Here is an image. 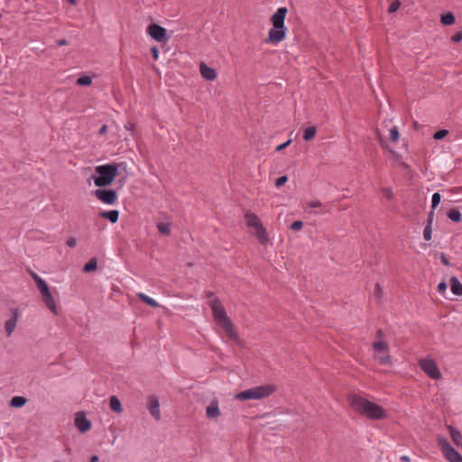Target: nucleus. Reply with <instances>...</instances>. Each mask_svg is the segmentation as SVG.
<instances>
[{
  "label": "nucleus",
  "instance_id": "aec40b11",
  "mask_svg": "<svg viewBox=\"0 0 462 462\" xmlns=\"http://www.w3.org/2000/svg\"><path fill=\"white\" fill-rule=\"evenodd\" d=\"M448 430H449V433H450V437L453 440V442L457 446V447H460L462 446V435L461 433L459 432V430H457V429H455L454 427L452 426H448Z\"/></svg>",
  "mask_w": 462,
  "mask_h": 462
},
{
  "label": "nucleus",
  "instance_id": "5701e85b",
  "mask_svg": "<svg viewBox=\"0 0 462 462\" xmlns=\"http://www.w3.org/2000/svg\"><path fill=\"white\" fill-rule=\"evenodd\" d=\"M137 297L141 300H143V302L147 303L149 306H151L152 308H158L159 307L158 302L154 299L149 297L148 295L144 294L143 292H138L137 293Z\"/></svg>",
  "mask_w": 462,
  "mask_h": 462
},
{
  "label": "nucleus",
  "instance_id": "37998d69",
  "mask_svg": "<svg viewBox=\"0 0 462 462\" xmlns=\"http://www.w3.org/2000/svg\"><path fill=\"white\" fill-rule=\"evenodd\" d=\"M447 283L442 282H440L439 285H438V291L439 293H443L445 292V291L447 290Z\"/></svg>",
  "mask_w": 462,
  "mask_h": 462
},
{
  "label": "nucleus",
  "instance_id": "9b49d317",
  "mask_svg": "<svg viewBox=\"0 0 462 462\" xmlns=\"http://www.w3.org/2000/svg\"><path fill=\"white\" fill-rule=\"evenodd\" d=\"M147 34L154 41L158 42H162V43H165L168 42V34H167V30L157 24V23H152V24H150L148 27H147Z\"/></svg>",
  "mask_w": 462,
  "mask_h": 462
},
{
  "label": "nucleus",
  "instance_id": "6e6d98bb",
  "mask_svg": "<svg viewBox=\"0 0 462 462\" xmlns=\"http://www.w3.org/2000/svg\"><path fill=\"white\" fill-rule=\"evenodd\" d=\"M442 262H443V263L448 264V263H447L446 259L444 258V256H442Z\"/></svg>",
  "mask_w": 462,
  "mask_h": 462
},
{
  "label": "nucleus",
  "instance_id": "4c0bfd02",
  "mask_svg": "<svg viewBox=\"0 0 462 462\" xmlns=\"http://www.w3.org/2000/svg\"><path fill=\"white\" fill-rule=\"evenodd\" d=\"M287 180H288L287 176H281V177H279V178L276 180V181H275V186H276L277 188H280V187H282V185H284V184L287 182Z\"/></svg>",
  "mask_w": 462,
  "mask_h": 462
},
{
  "label": "nucleus",
  "instance_id": "0eeeda50",
  "mask_svg": "<svg viewBox=\"0 0 462 462\" xmlns=\"http://www.w3.org/2000/svg\"><path fill=\"white\" fill-rule=\"evenodd\" d=\"M438 444L444 457L448 462H462V456L449 444L444 437H438Z\"/></svg>",
  "mask_w": 462,
  "mask_h": 462
},
{
  "label": "nucleus",
  "instance_id": "7c9ffc66",
  "mask_svg": "<svg viewBox=\"0 0 462 462\" xmlns=\"http://www.w3.org/2000/svg\"><path fill=\"white\" fill-rule=\"evenodd\" d=\"M77 85L79 86H90L91 83H92V79L91 77L89 76H82V77H79L78 79H77Z\"/></svg>",
  "mask_w": 462,
  "mask_h": 462
},
{
  "label": "nucleus",
  "instance_id": "dca6fc26",
  "mask_svg": "<svg viewBox=\"0 0 462 462\" xmlns=\"http://www.w3.org/2000/svg\"><path fill=\"white\" fill-rule=\"evenodd\" d=\"M19 316H20L19 310L16 308L12 310V317L8 320H6L5 325L7 337H10L12 335V333L14 332V330L16 327Z\"/></svg>",
  "mask_w": 462,
  "mask_h": 462
},
{
  "label": "nucleus",
  "instance_id": "09e8293b",
  "mask_svg": "<svg viewBox=\"0 0 462 462\" xmlns=\"http://www.w3.org/2000/svg\"><path fill=\"white\" fill-rule=\"evenodd\" d=\"M375 294L377 297H380V294H381V287L379 284H376L375 286Z\"/></svg>",
  "mask_w": 462,
  "mask_h": 462
},
{
  "label": "nucleus",
  "instance_id": "ddd939ff",
  "mask_svg": "<svg viewBox=\"0 0 462 462\" xmlns=\"http://www.w3.org/2000/svg\"><path fill=\"white\" fill-rule=\"evenodd\" d=\"M286 35V27L276 28L273 26L268 32L267 42L273 44L281 42Z\"/></svg>",
  "mask_w": 462,
  "mask_h": 462
},
{
  "label": "nucleus",
  "instance_id": "f3484780",
  "mask_svg": "<svg viewBox=\"0 0 462 462\" xmlns=\"http://www.w3.org/2000/svg\"><path fill=\"white\" fill-rule=\"evenodd\" d=\"M99 216L103 218L109 220L112 224H115L119 219V211L117 209L103 211L99 213Z\"/></svg>",
  "mask_w": 462,
  "mask_h": 462
},
{
  "label": "nucleus",
  "instance_id": "7ed1b4c3",
  "mask_svg": "<svg viewBox=\"0 0 462 462\" xmlns=\"http://www.w3.org/2000/svg\"><path fill=\"white\" fill-rule=\"evenodd\" d=\"M127 163L121 162L119 163H107L96 167V172L98 176L94 177V183L98 188H105L113 183L120 170H126Z\"/></svg>",
  "mask_w": 462,
  "mask_h": 462
},
{
  "label": "nucleus",
  "instance_id": "f704fd0d",
  "mask_svg": "<svg viewBox=\"0 0 462 462\" xmlns=\"http://www.w3.org/2000/svg\"><path fill=\"white\" fill-rule=\"evenodd\" d=\"M448 134V130L441 129V130L437 131L434 134L433 138L435 140H440V139L444 138L445 136H447Z\"/></svg>",
  "mask_w": 462,
  "mask_h": 462
},
{
  "label": "nucleus",
  "instance_id": "4468645a",
  "mask_svg": "<svg viewBox=\"0 0 462 462\" xmlns=\"http://www.w3.org/2000/svg\"><path fill=\"white\" fill-rule=\"evenodd\" d=\"M287 13H288V10L286 7H279L277 9V11L271 17V22L273 23V26H274L276 28L285 27L284 20H285Z\"/></svg>",
  "mask_w": 462,
  "mask_h": 462
},
{
  "label": "nucleus",
  "instance_id": "a211bd4d",
  "mask_svg": "<svg viewBox=\"0 0 462 462\" xmlns=\"http://www.w3.org/2000/svg\"><path fill=\"white\" fill-rule=\"evenodd\" d=\"M207 417L208 419H217L220 416V410L217 402L211 403L206 409Z\"/></svg>",
  "mask_w": 462,
  "mask_h": 462
},
{
  "label": "nucleus",
  "instance_id": "423d86ee",
  "mask_svg": "<svg viewBox=\"0 0 462 462\" xmlns=\"http://www.w3.org/2000/svg\"><path fill=\"white\" fill-rule=\"evenodd\" d=\"M32 278L37 284V287L42 296V300L45 306L54 314L58 315V307L54 297L52 296L47 282L42 279L38 274L32 273Z\"/></svg>",
  "mask_w": 462,
  "mask_h": 462
},
{
  "label": "nucleus",
  "instance_id": "f03ea898",
  "mask_svg": "<svg viewBox=\"0 0 462 462\" xmlns=\"http://www.w3.org/2000/svg\"><path fill=\"white\" fill-rule=\"evenodd\" d=\"M349 403L354 411L370 420H378L388 416L387 411L382 406L359 395L350 396Z\"/></svg>",
  "mask_w": 462,
  "mask_h": 462
},
{
  "label": "nucleus",
  "instance_id": "8fccbe9b",
  "mask_svg": "<svg viewBox=\"0 0 462 462\" xmlns=\"http://www.w3.org/2000/svg\"><path fill=\"white\" fill-rule=\"evenodd\" d=\"M402 461L403 462H409L410 461V457L408 456H402L401 458H400Z\"/></svg>",
  "mask_w": 462,
  "mask_h": 462
},
{
  "label": "nucleus",
  "instance_id": "cd10ccee",
  "mask_svg": "<svg viewBox=\"0 0 462 462\" xmlns=\"http://www.w3.org/2000/svg\"><path fill=\"white\" fill-rule=\"evenodd\" d=\"M448 218L453 222H459L461 220V213L457 208H452L448 212Z\"/></svg>",
  "mask_w": 462,
  "mask_h": 462
},
{
  "label": "nucleus",
  "instance_id": "b1692460",
  "mask_svg": "<svg viewBox=\"0 0 462 462\" xmlns=\"http://www.w3.org/2000/svg\"><path fill=\"white\" fill-rule=\"evenodd\" d=\"M217 76L216 69L204 64V79L214 80Z\"/></svg>",
  "mask_w": 462,
  "mask_h": 462
},
{
  "label": "nucleus",
  "instance_id": "49530a36",
  "mask_svg": "<svg viewBox=\"0 0 462 462\" xmlns=\"http://www.w3.org/2000/svg\"><path fill=\"white\" fill-rule=\"evenodd\" d=\"M106 132H107V125H102V127L99 129L98 134H99L100 135H103V134H105Z\"/></svg>",
  "mask_w": 462,
  "mask_h": 462
},
{
  "label": "nucleus",
  "instance_id": "79ce46f5",
  "mask_svg": "<svg viewBox=\"0 0 462 462\" xmlns=\"http://www.w3.org/2000/svg\"><path fill=\"white\" fill-rule=\"evenodd\" d=\"M452 41L454 42H459L462 41V32H458L457 33H455L453 36H452Z\"/></svg>",
  "mask_w": 462,
  "mask_h": 462
},
{
  "label": "nucleus",
  "instance_id": "20e7f679",
  "mask_svg": "<svg viewBox=\"0 0 462 462\" xmlns=\"http://www.w3.org/2000/svg\"><path fill=\"white\" fill-rule=\"evenodd\" d=\"M274 391L275 386L273 384L254 386L238 393L236 394V399L240 401L262 400L272 395Z\"/></svg>",
  "mask_w": 462,
  "mask_h": 462
},
{
  "label": "nucleus",
  "instance_id": "de8ad7c7",
  "mask_svg": "<svg viewBox=\"0 0 462 462\" xmlns=\"http://www.w3.org/2000/svg\"><path fill=\"white\" fill-rule=\"evenodd\" d=\"M67 41L65 39H60V40H58L57 41V45L58 46H65L67 45Z\"/></svg>",
  "mask_w": 462,
  "mask_h": 462
},
{
  "label": "nucleus",
  "instance_id": "c03bdc74",
  "mask_svg": "<svg viewBox=\"0 0 462 462\" xmlns=\"http://www.w3.org/2000/svg\"><path fill=\"white\" fill-rule=\"evenodd\" d=\"M291 142V140H288L287 142L280 144L279 146H277L276 151H282V150L285 149L287 146H289Z\"/></svg>",
  "mask_w": 462,
  "mask_h": 462
},
{
  "label": "nucleus",
  "instance_id": "5fc2aeb1",
  "mask_svg": "<svg viewBox=\"0 0 462 462\" xmlns=\"http://www.w3.org/2000/svg\"><path fill=\"white\" fill-rule=\"evenodd\" d=\"M382 335H383V331H382L381 329H379V330L377 331V336H378V337H382Z\"/></svg>",
  "mask_w": 462,
  "mask_h": 462
},
{
  "label": "nucleus",
  "instance_id": "3c124183",
  "mask_svg": "<svg viewBox=\"0 0 462 462\" xmlns=\"http://www.w3.org/2000/svg\"><path fill=\"white\" fill-rule=\"evenodd\" d=\"M98 461V457L97 456H92L89 462H97Z\"/></svg>",
  "mask_w": 462,
  "mask_h": 462
},
{
  "label": "nucleus",
  "instance_id": "2eb2a0df",
  "mask_svg": "<svg viewBox=\"0 0 462 462\" xmlns=\"http://www.w3.org/2000/svg\"><path fill=\"white\" fill-rule=\"evenodd\" d=\"M147 408L151 415L155 420H161L160 402L155 396H150L148 399Z\"/></svg>",
  "mask_w": 462,
  "mask_h": 462
},
{
  "label": "nucleus",
  "instance_id": "bb28decb",
  "mask_svg": "<svg viewBox=\"0 0 462 462\" xmlns=\"http://www.w3.org/2000/svg\"><path fill=\"white\" fill-rule=\"evenodd\" d=\"M97 268V262L96 258H91L83 267L85 273H90Z\"/></svg>",
  "mask_w": 462,
  "mask_h": 462
},
{
  "label": "nucleus",
  "instance_id": "ea45409f",
  "mask_svg": "<svg viewBox=\"0 0 462 462\" xmlns=\"http://www.w3.org/2000/svg\"><path fill=\"white\" fill-rule=\"evenodd\" d=\"M302 226H303V223L301 221H294L291 225V229H292L294 231H299L302 228Z\"/></svg>",
  "mask_w": 462,
  "mask_h": 462
},
{
  "label": "nucleus",
  "instance_id": "603ef678",
  "mask_svg": "<svg viewBox=\"0 0 462 462\" xmlns=\"http://www.w3.org/2000/svg\"><path fill=\"white\" fill-rule=\"evenodd\" d=\"M68 1L72 5H75L77 4V0H68Z\"/></svg>",
  "mask_w": 462,
  "mask_h": 462
},
{
  "label": "nucleus",
  "instance_id": "72a5a7b5",
  "mask_svg": "<svg viewBox=\"0 0 462 462\" xmlns=\"http://www.w3.org/2000/svg\"><path fill=\"white\" fill-rule=\"evenodd\" d=\"M381 191L383 193V195L388 199H393V189L391 188H382L381 189Z\"/></svg>",
  "mask_w": 462,
  "mask_h": 462
},
{
  "label": "nucleus",
  "instance_id": "f8f14e48",
  "mask_svg": "<svg viewBox=\"0 0 462 462\" xmlns=\"http://www.w3.org/2000/svg\"><path fill=\"white\" fill-rule=\"evenodd\" d=\"M74 424L80 433L88 431L92 427L91 421L87 418L83 411L76 413Z\"/></svg>",
  "mask_w": 462,
  "mask_h": 462
},
{
  "label": "nucleus",
  "instance_id": "c9c22d12",
  "mask_svg": "<svg viewBox=\"0 0 462 462\" xmlns=\"http://www.w3.org/2000/svg\"><path fill=\"white\" fill-rule=\"evenodd\" d=\"M401 6V2L399 0H393L389 6V13L396 12Z\"/></svg>",
  "mask_w": 462,
  "mask_h": 462
},
{
  "label": "nucleus",
  "instance_id": "6ab92c4d",
  "mask_svg": "<svg viewBox=\"0 0 462 462\" xmlns=\"http://www.w3.org/2000/svg\"><path fill=\"white\" fill-rule=\"evenodd\" d=\"M450 289L454 294L462 296V284L455 276L450 279Z\"/></svg>",
  "mask_w": 462,
  "mask_h": 462
},
{
  "label": "nucleus",
  "instance_id": "39448f33",
  "mask_svg": "<svg viewBox=\"0 0 462 462\" xmlns=\"http://www.w3.org/2000/svg\"><path fill=\"white\" fill-rule=\"evenodd\" d=\"M246 226L251 229V234L255 236L262 245L269 242L266 229L263 227L260 218L254 213H246L245 215Z\"/></svg>",
  "mask_w": 462,
  "mask_h": 462
},
{
  "label": "nucleus",
  "instance_id": "4be33fe9",
  "mask_svg": "<svg viewBox=\"0 0 462 462\" xmlns=\"http://www.w3.org/2000/svg\"><path fill=\"white\" fill-rule=\"evenodd\" d=\"M432 217H433V213L431 212L428 218L427 225L423 230V237L426 241H430L431 239V235H432L431 225H432V221H433Z\"/></svg>",
  "mask_w": 462,
  "mask_h": 462
},
{
  "label": "nucleus",
  "instance_id": "e433bc0d",
  "mask_svg": "<svg viewBox=\"0 0 462 462\" xmlns=\"http://www.w3.org/2000/svg\"><path fill=\"white\" fill-rule=\"evenodd\" d=\"M321 202L319 200H313L306 204L305 211H308V208H320Z\"/></svg>",
  "mask_w": 462,
  "mask_h": 462
},
{
  "label": "nucleus",
  "instance_id": "6e6552de",
  "mask_svg": "<svg viewBox=\"0 0 462 462\" xmlns=\"http://www.w3.org/2000/svg\"><path fill=\"white\" fill-rule=\"evenodd\" d=\"M373 349L375 353L376 359L382 365H391L392 358L389 355V345L384 341H375L373 344Z\"/></svg>",
  "mask_w": 462,
  "mask_h": 462
},
{
  "label": "nucleus",
  "instance_id": "2f4dec72",
  "mask_svg": "<svg viewBox=\"0 0 462 462\" xmlns=\"http://www.w3.org/2000/svg\"><path fill=\"white\" fill-rule=\"evenodd\" d=\"M440 199H441V196H440V194L439 192L433 193L432 198H431V208H432V209H434V208H436L438 207V205L440 202Z\"/></svg>",
  "mask_w": 462,
  "mask_h": 462
},
{
  "label": "nucleus",
  "instance_id": "1a4fd4ad",
  "mask_svg": "<svg viewBox=\"0 0 462 462\" xmlns=\"http://www.w3.org/2000/svg\"><path fill=\"white\" fill-rule=\"evenodd\" d=\"M419 365L420 369L431 379L439 380L441 378V373L435 361L431 358H421L419 361Z\"/></svg>",
  "mask_w": 462,
  "mask_h": 462
},
{
  "label": "nucleus",
  "instance_id": "9d476101",
  "mask_svg": "<svg viewBox=\"0 0 462 462\" xmlns=\"http://www.w3.org/2000/svg\"><path fill=\"white\" fill-rule=\"evenodd\" d=\"M93 195L105 205L113 206L117 202L118 194L114 189H97L93 191Z\"/></svg>",
  "mask_w": 462,
  "mask_h": 462
},
{
  "label": "nucleus",
  "instance_id": "a878e982",
  "mask_svg": "<svg viewBox=\"0 0 462 462\" xmlns=\"http://www.w3.org/2000/svg\"><path fill=\"white\" fill-rule=\"evenodd\" d=\"M26 403V399L23 396H14L10 402L12 407L20 408Z\"/></svg>",
  "mask_w": 462,
  "mask_h": 462
},
{
  "label": "nucleus",
  "instance_id": "c756f323",
  "mask_svg": "<svg viewBox=\"0 0 462 462\" xmlns=\"http://www.w3.org/2000/svg\"><path fill=\"white\" fill-rule=\"evenodd\" d=\"M441 23L445 25H451L455 23V16L452 13H447L441 16Z\"/></svg>",
  "mask_w": 462,
  "mask_h": 462
},
{
  "label": "nucleus",
  "instance_id": "c85d7f7f",
  "mask_svg": "<svg viewBox=\"0 0 462 462\" xmlns=\"http://www.w3.org/2000/svg\"><path fill=\"white\" fill-rule=\"evenodd\" d=\"M159 232L162 235H170L171 234V224L160 222L156 225Z\"/></svg>",
  "mask_w": 462,
  "mask_h": 462
},
{
  "label": "nucleus",
  "instance_id": "a18cd8bd",
  "mask_svg": "<svg viewBox=\"0 0 462 462\" xmlns=\"http://www.w3.org/2000/svg\"><path fill=\"white\" fill-rule=\"evenodd\" d=\"M152 56L154 58V60H157L158 59V56H159V51L157 49V47H152Z\"/></svg>",
  "mask_w": 462,
  "mask_h": 462
},
{
  "label": "nucleus",
  "instance_id": "58836bf2",
  "mask_svg": "<svg viewBox=\"0 0 462 462\" xmlns=\"http://www.w3.org/2000/svg\"><path fill=\"white\" fill-rule=\"evenodd\" d=\"M125 129L132 134L134 135V130H135V125L132 122H127L125 125Z\"/></svg>",
  "mask_w": 462,
  "mask_h": 462
},
{
  "label": "nucleus",
  "instance_id": "a19ab883",
  "mask_svg": "<svg viewBox=\"0 0 462 462\" xmlns=\"http://www.w3.org/2000/svg\"><path fill=\"white\" fill-rule=\"evenodd\" d=\"M66 244H67V245H68L69 247L73 248V247H75V246H76V245H77V240H76V238H75V237H69V238H68V240H67Z\"/></svg>",
  "mask_w": 462,
  "mask_h": 462
},
{
  "label": "nucleus",
  "instance_id": "393cba45",
  "mask_svg": "<svg viewBox=\"0 0 462 462\" xmlns=\"http://www.w3.org/2000/svg\"><path fill=\"white\" fill-rule=\"evenodd\" d=\"M317 133V129L315 126H308L303 133V139L305 141H310L312 140Z\"/></svg>",
  "mask_w": 462,
  "mask_h": 462
},
{
  "label": "nucleus",
  "instance_id": "864d4df0",
  "mask_svg": "<svg viewBox=\"0 0 462 462\" xmlns=\"http://www.w3.org/2000/svg\"><path fill=\"white\" fill-rule=\"evenodd\" d=\"M199 72L202 74V62L199 64Z\"/></svg>",
  "mask_w": 462,
  "mask_h": 462
},
{
  "label": "nucleus",
  "instance_id": "473e14b6",
  "mask_svg": "<svg viewBox=\"0 0 462 462\" xmlns=\"http://www.w3.org/2000/svg\"><path fill=\"white\" fill-rule=\"evenodd\" d=\"M390 138L393 142H397L399 139V131L396 126L390 129Z\"/></svg>",
  "mask_w": 462,
  "mask_h": 462
},
{
  "label": "nucleus",
  "instance_id": "f257e3e1",
  "mask_svg": "<svg viewBox=\"0 0 462 462\" xmlns=\"http://www.w3.org/2000/svg\"><path fill=\"white\" fill-rule=\"evenodd\" d=\"M204 299L209 307L217 331L226 339L241 345V339L231 319L227 316L226 309L220 300L212 292L204 293Z\"/></svg>",
  "mask_w": 462,
  "mask_h": 462
},
{
  "label": "nucleus",
  "instance_id": "412c9836",
  "mask_svg": "<svg viewBox=\"0 0 462 462\" xmlns=\"http://www.w3.org/2000/svg\"><path fill=\"white\" fill-rule=\"evenodd\" d=\"M109 406L110 409L116 413H121L123 411L121 402L116 396H112L110 398Z\"/></svg>",
  "mask_w": 462,
  "mask_h": 462
}]
</instances>
